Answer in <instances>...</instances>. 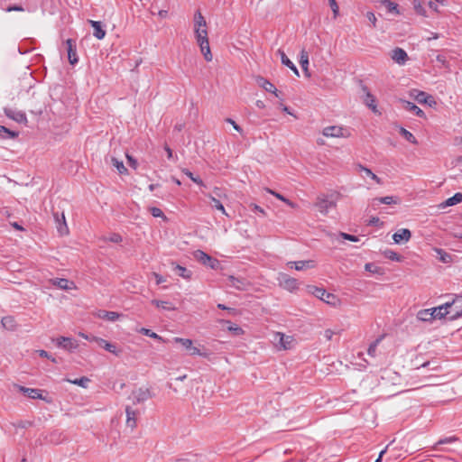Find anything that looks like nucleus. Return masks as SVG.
Instances as JSON below:
<instances>
[{
  "mask_svg": "<svg viewBox=\"0 0 462 462\" xmlns=\"http://www.w3.org/2000/svg\"><path fill=\"white\" fill-rule=\"evenodd\" d=\"M194 33L205 60L207 61H211L213 56L209 47L207 22L199 11H197L194 14Z\"/></svg>",
  "mask_w": 462,
  "mask_h": 462,
  "instance_id": "1",
  "label": "nucleus"
},
{
  "mask_svg": "<svg viewBox=\"0 0 462 462\" xmlns=\"http://www.w3.org/2000/svg\"><path fill=\"white\" fill-rule=\"evenodd\" d=\"M339 194L319 197L316 207L320 213L326 215L337 207V200Z\"/></svg>",
  "mask_w": 462,
  "mask_h": 462,
  "instance_id": "2",
  "label": "nucleus"
},
{
  "mask_svg": "<svg viewBox=\"0 0 462 462\" xmlns=\"http://www.w3.org/2000/svg\"><path fill=\"white\" fill-rule=\"evenodd\" d=\"M152 397V393L148 387H139L132 391L129 400L132 401L133 404L143 403L147 400Z\"/></svg>",
  "mask_w": 462,
  "mask_h": 462,
  "instance_id": "3",
  "label": "nucleus"
},
{
  "mask_svg": "<svg viewBox=\"0 0 462 462\" xmlns=\"http://www.w3.org/2000/svg\"><path fill=\"white\" fill-rule=\"evenodd\" d=\"M448 306V315L451 320L462 316V295L456 296L452 301L446 302Z\"/></svg>",
  "mask_w": 462,
  "mask_h": 462,
  "instance_id": "4",
  "label": "nucleus"
},
{
  "mask_svg": "<svg viewBox=\"0 0 462 462\" xmlns=\"http://www.w3.org/2000/svg\"><path fill=\"white\" fill-rule=\"evenodd\" d=\"M273 341L278 349L287 350L292 347L293 338L283 333L276 332L273 334Z\"/></svg>",
  "mask_w": 462,
  "mask_h": 462,
  "instance_id": "5",
  "label": "nucleus"
},
{
  "mask_svg": "<svg viewBox=\"0 0 462 462\" xmlns=\"http://www.w3.org/2000/svg\"><path fill=\"white\" fill-rule=\"evenodd\" d=\"M322 134L326 137L347 138L350 133L342 126L331 125L323 129Z\"/></svg>",
  "mask_w": 462,
  "mask_h": 462,
  "instance_id": "6",
  "label": "nucleus"
},
{
  "mask_svg": "<svg viewBox=\"0 0 462 462\" xmlns=\"http://www.w3.org/2000/svg\"><path fill=\"white\" fill-rule=\"evenodd\" d=\"M194 257L202 264L216 270L219 266L218 260L212 258L210 255L203 252L202 250H197L194 253Z\"/></svg>",
  "mask_w": 462,
  "mask_h": 462,
  "instance_id": "7",
  "label": "nucleus"
},
{
  "mask_svg": "<svg viewBox=\"0 0 462 462\" xmlns=\"http://www.w3.org/2000/svg\"><path fill=\"white\" fill-rule=\"evenodd\" d=\"M278 281L280 285L287 291H293L298 289V281L285 273H280Z\"/></svg>",
  "mask_w": 462,
  "mask_h": 462,
  "instance_id": "8",
  "label": "nucleus"
},
{
  "mask_svg": "<svg viewBox=\"0 0 462 462\" xmlns=\"http://www.w3.org/2000/svg\"><path fill=\"white\" fill-rule=\"evenodd\" d=\"M53 341L56 343L57 346L61 347L69 352L77 349L79 346L77 341L72 339L71 337H60L54 339Z\"/></svg>",
  "mask_w": 462,
  "mask_h": 462,
  "instance_id": "9",
  "label": "nucleus"
},
{
  "mask_svg": "<svg viewBox=\"0 0 462 462\" xmlns=\"http://www.w3.org/2000/svg\"><path fill=\"white\" fill-rule=\"evenodd\" d=\"M175 343L180 344L185 349H187L191 356H203L200 350L193 346V342L189 338L174 337Z\"/></svg>",
  "mask_w": 462,
  "mask_h": 462,
  "instance_id": "10",
  "label": "nucleus"
},
{
  "mask_svg": "<svg viewBox=\"0 0 462 462\" xmlns=\"http://www.w3.org/2000/svg\"><path fill=\"white\" fill-rule=\"evenodd\" d=\"M92 341L96 342L100 347L104 348L107 352L112 353L116 356H118L121 353V351L117 349L115 344L109 343L108 341L101 337H92Z\"/></svg>",
  "mask_w": 462,
  "mask_h": 462,
  "instance_id": "11",
  "label": "nucleus"
},
{
  "mask_svg": "<svg viewBox=\"0 0 462 462\" xmlns=\"http://www.w3.org/2000/svg\"><path fill=\"white\" fill-rule=\"evenodd\" d=\"M227 280L229 286L239 291H245L250 285L249 282L246 279L241 277H235L233 275H230L228 276Z\"/></svg>",
  "mask_w": 462,
  "mask_h": 462,
  "instance_id": "12",
  "label": "nucleus"
},
{
  "mask_svg": "<svg viewBox=\"0 0 462 462\" xmlns=\"http://www.w3.org/2000/svg\"><path fill=\"white\" fill-rule=\"evenodd\" d=\"M5 114L8 118L13 119L17 123L22 124L27 122L26 115L23 111L14 108H5Z\"/></svg>",
  "mask_w": 462,
  "mask_h": 462,
  "instance_id": "13",
  "label": "nucleus"
},
{
  "mask_svg": "<svg viewBox=\"0 0 462 462\" xmlns=\"http://www.w3.org/2000/svg\"><path fill=\"white\" fill-rule=\"evenodd\" d=\"M411 237V232L408 228H401L393 235L395 244L407 243Z\"/></svg>",
  "mask_w": 462,
  "mask_h": 462,
  "instance_id": "14",
  "label": "nucleus"
},
{
  "mask_svg": "<svg viewBox=\"0 0 462 462\" xmlns=\"http://www.w3.org/2000/svg\"><path fill=\"white\" fill-rule=\"evenodd\" d=\"M400 103L402 104V107L403 109L415 114L416 116H418L420 118L426 117L425 113L414 103L404 100V99H401Z\"/></svg>",
  "mask_w": 462,
  "mask_h": 462,
  "instance_id": "15",
  "label": "nucleus"
},
{
  "mask_svg": "<svg viewBox=\"0 0 462 462\" xmlns=\"http://www.w3.org/2000/svg\"><path fill=\"white\" fill-rule=\"evenodd\" d=\"M391 58L399 65H404L408 60L407 52L402 48H395L392 51Z\"/></svg>",
  "mask_w": 462,
  "mask_h": 462,
  "instance_id": "16",
  "label": "nucleus"
},
{
  "mask_svg": "<svg viewBox=\"0 0 462 462\" xmlns=\"http://www.w3.org/2000/svg\"><path fill=\"white\" fill-rule=\"evenodd\" d=\"M51 283L58 288L64 291H70L77 289V286L74 282L69 281L64 278H56L51 280Z\"/></svg>",
  "mask_w": 462,
  "mask_h": 462,
  "instance_id": "17",
  "label": "nucleus"
},
{
  "mask_svg": "<svg viewBox=\"0 0 462 462\" xmlns=\"http://www.w3.org/2000/svg\"><path fill=\"white\" fill-rule=\"evenodd\" d=\"M67 45V51H68V58L69 60V63L74 65L78 62V57L76 52V43L73 40L68 39L66 41Z\"/></svg>",
  "mask_w": 462,
  "mask_h": 462,
  "instance_id": "18",
  "label": "nucleus"
},
{
  "mask_svg": "<svg viewBox=\"0 0 462 462\" xmlns=\"http://www.w3.org/2000/svg\"><path fill=\"white\" fill-rule=\"evenodd\" d=\"M432 316H434L435 319H441L447 316H448V306L446 303L439 305L435 308H431Z\"/></svg>",
  "mask_w": 462,
  "mask_h": 462,
  "instance_id": "19",
  "label": "nucleus"
},
{
  "mask_svg": "<svg viewBox=\"0 0 462 462\" xmlns=\"http://www.w3.org/2000/svg\"><path fill=\"white\" fill-rule=\"evenodd\" d=\"M287 264L291 267H294L297 271H302L315 266V263L312 260L289 262Z\"/></svg>",
  "mask_w": 462,
  "mask_h": 462,
  "instance_id": "20",
  "label": "nucleus"
},
{
  "mask_svg": "<svg viewBox=\"0 0 462 462\" xmlns=\"http://www.w3.org/2000/svg\"><path fill=\"white\" fill-rule=\"evenodd\" d=\"M126 413V425L131 429H134L136 427V417L138 412L134 411L130 406H126L125 408Z\"/></svg>",
  "mask_w": 462,
  "mask_h": 462,
  "instance_id": "21",
  "label": "nucleus"
},
{
  "mask_svg": "<svg viewBox=\"0 0 462 462\" xmlns=\"http://www.w3.org/2000/svg\"><path fill=\"white\" fill-rule=\"evenodd\" d=\"M89 23L94 29L93 35L98 40L104 39L106 31L103 29L101 22L90 20Z\"/></svg>",
  "mask_w": 462,
  "mask_h": 462,
  "instance_id": "22",
  "label": "nucleus"
},
{
  "mask_svg": "<svg viewBox=\"0 0 462 462\" xmlns=\"http://www.w3.org/2000/svg\"><path fill=\"white\" fill-rule=\"evenodd\" d=\"M18 388L21 393H24L31 399H43L42 391L39 389L27 388L24 386H18Z\"/></svg>",
  "mask_w": 462,
  "mask_h": 462,
  "instance_id": "23",
  "label": "nucleus"
},
{
  "mask_svg": "<svg viewBox=\"0 0 462 462\" xmlns=\"http://www.w3.org/2000/svg\"><path fill=\"white\" fill-rule=\"evenodd\" d=\"M278 53L280 54L281 56V61L282 63L290 68L293 73L296 75V76H300V73H299V70L297 69V67L294 65V63L286 56V54L284 53L283 51L282 50H278Z\"/></svg>",
  "mask_w": 462,
  "mask_h": 462,
  "instance_id": "24",
  "label": "nucleus"
},
{
  "mask_svg": "<svg viewBox=\"0 0 462 462\" xmlns=\"http://www.w3.org/2000/svg\"><path fill=\"white\" fill-rule=\"evenodd\" d=\"M257 82H258L259 86H261L265 91L271 92V93L274 94L276 97H279L277 88L269 80H267L263 78H259L257 79Z\"/></svg>",
  "mask_w": 462,
  "mask_h": 462,
  "instance_id": "25",
  "label": "nucleus"
},
{
  "mask_svg": "<svg viewBox=\"0 0 462 462\" xmlns=\"http://www.w3.org/2000/svg\"><path fill=\"white\" fill-rule=\"evenodd\" d=\"M121 315L116 311H107V310H98L97 312V317L102 319H106L109 321H116L119 319Z\"/></svg>",
  "mask_w": 462,
  "mask_h": 462,
  "instance_id": "26",
  "label": "nucleus"
},
{
  "mask_svg": "<svg viewBox=\"0 0 462 462\" xmlns=\"http://www.w3.org/2000/svg\"><path fill=\"white\" fill-rule=\"evenodd\" d=\"M313 294L327 303H330V300L335 298L332 293L327 292L326 290L322 288H315Z\"/></svg>",
  "mask_w": 462,
  "mask_h": 462,
  "instance_id": "27",
  "label": "nucleus"
},
{
  "mask_svg": "<svg viewBox=\"0 0 462 462\" xmlns=\"http://www.w3.org/2000/svg\"><path fill=\"white\" fill-rule=\"evenodd\" d=\"M433 250L436 253L438 259L441 263H452V261H453L452 254L447 253L446 251H444L441 248L435 247Z\"/></svg>",
  "mask_w": 462,
  "mask_h": 462,
  "instance_id": "28",
  "label": "nucleus"
},
{
  "mask_svg": "<svg viewBox=\"0 0 462 462\" xmlns=\"http://www.w3.org/2000/svg\"><path fill=\"white\" fill-rule=\"evenodd\" d=\"M417 319L420 321L424 322H432L434 320V316H432V312L430 309L420 310L417 312Z\"/></svg>",
  "mask_w": 462,
  "mask_h": 462,
  "instance_id": "29",
  "label": "nucleus"
},
{
  "mask_svg": "<svg viewBox=\"0 0 462 462\" xmlns=\"http://www.w3.org/2000/svg\"><path fill=\"white\" fill-rule=\"evenodd\" d=\"M377 203H383V204H386V205L397 204L398 199L395 197H393V196L374 198L373 199V205H375Z\"/></svg>",
  "mask_w": 462,
  "mask_h": 462,
  "instance_id": "30",
  "label": "nucleus"
},
{
  "mask_svg": "<svg viewBox=\"0 0 462 462\" xmlns=\"http://www.w3.org/2000/svg\"><path fill=\"white\" fill-rule=\"evenodd\" d=\"M174 270L176 271L179 276L182 277L185 280H189L192 276V272L181 265L176 264Z\"/></svg>",
  "mask_w": 462,
  "mask_h": 462,
  "instance_id": "31",
  "label": "nucleus"
},
{
  "mask_svg": "<svg viewBox=\"0 0 462 462\" xmlns=\"http://www.w3.org/2000/svg\"><path fill=\"white\" fill-rule=\"evenodd\" d=\"M2 326L8 330H14L16 328V323L14 319L12 316L4 317L1 320Z\"/></svg>",
  "mask_w": 462,
  "mask_h": 462,
  "instance_id": "32",
  "label": "nucleus"
},
{
  "mask_svg": "<svg viewBox=\"0 0 462 462\" xmlns=\"http://www.w3.org/2000/svg\"><path fill=\"white\" fill-rule=\"evenodd\" d=\"M56 219L58 222L57 230H58L59 234L61 236L68 234L69 228L66 224L64 214L61 215V220L59 219L58 216H56Z\"/></svg>",
  "mask_w": 462,
  "mask_h": 462,
  "instance_id": "33",
  "label": "nucleus"
},
{
  "mask_svg": "<svg viewBox=\"0 0 462 462\" xmlns=\"http://www.w3.org/2000/svg\"><path fill=\"white\" fill-rule=\"evenodd\" d=\"M460 202H462V193L457 192L454 196H452L451 198H448L443 203V208L449 207V206H454V205H457V204H458Z\"/></svg>",
  "mask_w": 462,
  "mask_h": 462,
  "instance_id": "34",
  "label": "nucleus"
},
{
  "mask_svg": "<svg viewBox=\"0 0 462 462\" xmlns=\"http://www.w3.org/2000/svg\"><path fill=\"white\" fill-rule=\"evenodd\" d=\"M358 169L361 171H364L368 177H370L377 184L381 185L383 183L382 180L376 174H374L370 169H368L361 164L358 165Z\"/></svg>",
  "mask_w": 462,
  "mask_h": 462,
  "instance_id": "35",
  "label": "nucleus"
},
{
  "mask_svg": "<svg viewBox=\"0 0 462 462\" xmlns=\"http://www.w3.org/2000/svg\"><path fill=\"white\" fill-rule=\"evenodd\" d=\"M208 198L211 201V207L212 208H215L216 209L221 211V213L225 216H228L223 204L217 199H216L215 197L211 196V195H208Z\"/></svg>",
  "mask_w": 462,
  "mask_h": 462,
  "instance_id": "36",
  "label": "nucleus"
},
{
  "mask_svg": "<svg viewBox=\"0 0 462 462\" xmlns=\"http://www.w3.org/2000/svg\"><path fill=\"white\" fill-rule=\"evenodd\" d=\"M364 101H365V104L368 107H370L374 112H377L375 97L370 92H368V91L366 92Z\"/></svg>",
  "mask_w": 462,
  "mask_h": 462,
  "instance_id": "37",
  "label": "nucleus"
},
{
  "mask_svg": "<svg viewBox=\"0 0 462 462\" xmlns=\"http://www.w3.org/2000/svg\"><path fill=\"white\" fill-rule=\"evenodd\" d=\"M300 64L302 69L307 72L309 67V55L305 50H302L300 53Z\"/></svg>",
  "mask_w": 462,
  "mask_h": 462,
  "instance_id": "38",
  "label": "nucleus"
},
{
  "mask_svg": "<svg viewBox=\"0 0 462 462\" xmlns=\"http://www.w3.org/2000/svg\"><path fill=\"white\" fill-rule=\"evenodd\" d=\"M382 5L387 9L389 13L399 14L398 5L391 0H383Z\"/></svg>",
  "mask_w": 462,
  "mask_h": 462,
  "instance_id": "39",
  "label": "nucleus"
},
{
  "mask_svg": "<svg viewBox=\"0 0 462 462\" xmlns=\"http://www.w3.org/2000/svg\"><path fill=\"white\" fill-rule=\"evenodd\" d=\"M112 165L116 168L119 173L123 174L127 171V169L125 167L124 162L115 157L111 158Z\"/></svg>",
  "mask_w": 462,
  "mask_h": 462,
  "instance_id": "40",
  "label": "nucleus"
},
{
  "mask_svg": "<svg viewBox=\"0 0 462 462\" xmlns=\"http://www.w3.org/2000/svg\"><path fill=\"white\" fill-rule=\"evenodd\" d=\"M383 336H381L379 337L378 338H376L368 347V350H367V354L370 356H376V349H377V346L378 345L381 343L382 339H383Z\"/></svg>",
  "mask_w": 462,
  "mask_h": 462,
  "instance_id": "41",
  "label": "nucleus"
},
{
  "mask_svg": "<svg viewBox=\"0 0 462 462\" xmlns=\"http://www.w3.org/2000/svg\"><path fill=\"white\" fill-rule=\"evenodd\" d=\"M66 381L80 387L87 388L90 380L88 377L83 376L75 380L67 379Z\"/></svg>",
  "mask_w": 462,
  "mask_h": 462,
  "instance_id": "42",
  "label": "nucleus"
},
{
  "mask_svg": "<svg viewBox=\"0 0 462 462\" xmlns=\"http://www.w3.org/2000/svg\"><path fill=\"white\" fill-rule=\"evenodd\" d=\"M198 457L196 454L188 453L177 458L175 462H197Z\"/></svg>",
  "mask_w": 462,
  "mask_h": 462,
  "instance_id": "43",
  "label": "nucleus"
},
{
  "mask_svg": "<svg viewBox=\"0 0 462 462\" xmlns=\"http://www.w3.org/2000/svg\"><path fill=\"white\" fill-rule=\"evenodd\" d=\"M138 331L141 334L148 336V337H150L152 338L158 339L160 341H164L163 338L161 336H159L155 332H152L151 329H148V328H142Z\"/></svg>",
  "mask_w": 462,
  "mask_h": 462,
  "instance_id": "44",
  "label": "nucleus"
},
{
  "mask_svg": "<svg viewBox=\"0 0 462 462\" xmlns=\"http://www.w3.org/2000/svg\"><path fill=\"white\" fill-rule=\"evenodd\" d=\"M400 133L408 142H410L413 144L417 143V140H416L415 136L411 132L406 130L405 128L402 127Z\"/></svg>",
  "mask_w": 462,
  "mask_h": 462,
  "instance_id": "45",
  "label": "nucleus"
},
{
  "mask_svg": "<svg viewBox=\"0 0 462 462\" xmlns=\"http://www.w3.org/2000/svg\"><path fill=\"white\" fill-rule=\"evenodd\" d=\"M182 172L188 176L193 182H195L196 184L199 185V186H204V182L202 181V180L199 177H195L193 175V173L189 171L188 169H182Z\"/></svg>",
  "mask_w": 462,
  "mask_h": 462,
  "instance_id": "46",
  "label": "nucleus"
},
{
  "mask_svg": "<svg viewBox=\"0 0 462 462\" xmlns=\"http://www.w3.org/2000/svg\"><path fill=\"white\" fill-rule=\"evenodd\" d=\"M229 326L227 327V330L233 332L236 336H240L244 333V330L239 326L231 323L230 321H226Z\"/></svg>",
  "mask_w": 462,
  "mask_h": 462,
  "instance_id": "47",
  "label": "nucleus"
},
{
  "mask_svg": "<svg viewBox=\"0 0 462 462\" xmlns=\"http://www.w3.org/2000/svg\"><path fill=\"white\" fill-rule=\"evenodd\" d=\"M384 255L386 258H388L392 261H396V262L402 261V256L393 250H386L384 252Z\"/></svg>",
  "mask_w": 462,
  "mask_h": 462,
  "instance_id": "48",
  "label": "nucleus"
},
{
  "mask_svg": "<svg viewBox=\"0 0 462 462\" xmlns=\"http://www.w3.org/2000/svg\"><path fill=\"white\" fill-rule=\"evenodd\" d=\"M413 5L417 14L422 16H427V12L419 0H414Z\"/></svg>",
  "mask_w": 462,
  "mask_h": 462,
  "instance_id": "49",
  "label": "nucleus"
},
{
  "mask_svg": "<svg viewBox=\"0 0 462 462\" xmlns=\"http://www.w3.org/2000/svg\"><path fill=\"white\" fill-rule=\"evenodd\" d=\"M152 303L158 308H162L163 310H174L173 307H169V302L164 300H152Z\"/></svg>",
  "mask_w": 462,
  "mask_h": 462,
  "instance_id": "50",
  "label": "nucleus"
},
{
  "mask_svg": "<svg viewBox=\"0 0 462 462\" xmlns=\"http://www.w3.org/2000/svg\"><path fill=\"white\" fill-rule=\"evenodd\" d=\"M104 240L117 244L122 242V236L119 234H112L110 236L105 238Z\"/></svg>",
  "mask_w": 462,
  "mask_h": 462,
  "instance_id": "51",
  "label": "nucleus"
},
{
  "mask_svg": "<svg viewBox=\"0 0 462 462\" xmlns=\"http://www.w3.org/2000/svg\"><path fill=\"white\" fill-rule=\"evenodd\" d=\"M339 236L346 239V240H348V241H351V242H357L359 241V237L358 236H353V235H349V234H346V233H339Z\"/></svg>",
  "mask_w": 462,
  "mask_h": 462,
  "instance_id": "52",
  "label": "nucleus"
},
{
  "mask_svg": "<svg viewBox=\"0 0 462 462\" xmlns=\"http://www.w3.org/2000/svg\"><path fill=\"white\" fill-rule=\"evenodd\" d=\"M3 133L7 134L10 138H14L17 136V134L9 130L8 128L0 125V135L3 134Z\"/></svg>",
  "mask_w": 462,
  "mask_h": 462,
  "instance_id": "53",
  "label": "nucleus"
},
{
  "mask_svg": "<svg viewBox=\"0 0 462 462\" xmlns=\"http://www.w3.org/2000/svg\"><path fill=\"white\" fill-rule=\"evenodd\" d=\"M428 95V93L420 91L416 96V101L420 104H423V102L427 101Z\"/></svg>",
  "mask_w": 462,
  "mask_h": 462,
  "instance_id": "54",
  "label": "nucleus"
},
{
  "mask_svg": "<svg viewBox=\"0 0 462 462\" xmlns=\"http://www.w3.org/2000/svg\"><path fill=\"white\" fill-rule=\"evenodd\" d=\"M150 211H151V214L152 215V217H164L163 212L159 208H155V207L151 208Z\"/></svg>",
  "mask_w": 462,
  "mask_h": 462,
  "instance_id": "55",
  "label": "nucleus"
},
{
  "mask_svg": "<svg viewBox=\"0 0 462 462\" xmlns=\"http://www.w3.org/2000/svg\"><path fill=\"white\" fill-rule=\"evenodd\" d=\"M457 438L452 436V437H448V438H444V439H439L437 444L438 445H443V444H448V443H453L455 441H457Z\"/></svg>",
  "mask_w": 462,
  "mask_h": 462,
  "instance_id": "56",
  "label": "nucleus"
},
{
  "mask_svg": "<svg viewBox=\"0 0 462 462\" xmlns=\"http://www.w3.org/2000/svg\"><path fill=\"white\" fill-rule=\"evenodd\" d=\"M265 191L270 193V194H272V195H273L275 198H277L278 199L282 200V202L283 201H287V199L284 196H282V194H280V193H278V192H276V191H274V190H273V189H271L269 188H266Z\"/></svg>",
  "mask_w": 462,
  "mask_h": 462,
  "instance_id": "57",
  "label": "nucleus"
},
{
  "mask_svg": "<svg viewBox=\"0 0 462 462\" xmlns=\"http://www.w3.org/2000/svg\"><path fill=\"white\" fill-rule=\"evenodd\" d=\"M365 15L368 21L372 23L373 27H375L377 22L375 14L373 12H367Z\"/></svg>",
  "mask_w": 462,
  "mask_h": 462,
  "instance_id": "58",
  "label": "nucleus"
},
{
  "mask_svg": "<svg viewBox=\"0 0 462 462\" xmlns=\"http://www.w3.org/2000/svg\"><path fill=\"white\" fill-rule=\"evenodd\" d=\"M328 3L332 9V12L336 17L338 14V10H339L338 5H337L336 0H328Z\"/></svg>",
  "mask_w": 462,
  "mask_h": 462,
  "instance_id": "59",
  "label": "nucleus"
},
{
  "mask_svg": "<svg viewBox=\"0 0 462 462\" xmlns=\"http://www.w3.org/2000/svg\"><path fill=\"white\" fill-rule=\"evenodd\" d=\"M250 208H251V209H252L253 211H254V212H258V213H260V214H261V215H263V216H265V215H266V213H265L264 209H263V208H262L260 206H258V205H256V204H254V203L250 204Z\"/></svg>",
  "mask_w": 462,
  "mask_h": 462,
  "instance_id": "60",
  "label": "nucleus"
},
{
  "mask_svg": "<svg viewBox=\"0 0 462 462\" xmlns=\"http://www.w3.org/2000/svg\"><path fill=\"white\" fill-rule=\"evenodd\" d=\"M37 353L39 354L40 356L49 358L53 363H57L56 359L54 357H51L47 351H45V350H38Z\"/></svg>",
  "mask_w": 462,
  "mask_h": 462,
  "instance_id": "61",
  "label": "nucleus"
},
{
  "mask_svg": "<svg viewBox=\"0 0 462 462\" xmlns=\"http://www.w3.org/2000/svg\"><path fill=\"white\" fill-rule=\"evenodd\" d=\"M436 60L444 67H448L447 58L444 55H438Z\"/></svg>",
  "mask_w": 462,
  "mask_h": 462,
  "instance_id": "62",
  "label": "nucleus"
},
{
  "mask_svg": "<svg viewBox=\"0 0 462 462\" xmlns=\"http://www.w3.org/2000/svg\"><path fill=\"white\" fill-rule=\"evenodd\" d=\"M423 104H426L430 107H433L436 106L437 103H436L434 97L429 94L428 97H427V101L423 102Z\"/></svg>",
  "mask_w": 462,
  "mask_h": 462,
  "instance_id": "63",
  "label": "nucleus"
},
{
  "mask_svg": "<svg viewBox=\"0 0 462 462\" xmlns=\"http://www.w3.org/2000/svg\"><path fill=\"white\" fill-rule=\"evenodd\" d=\"M335 334L336 332L333 331L332 329H326L324 331V337L327 340H331Z\"/></svg>",
  "mask_w": 462,
  "mask_h": 462,
  "instance_id": "64",
  "label": "nucleus"
}]
</instances>
